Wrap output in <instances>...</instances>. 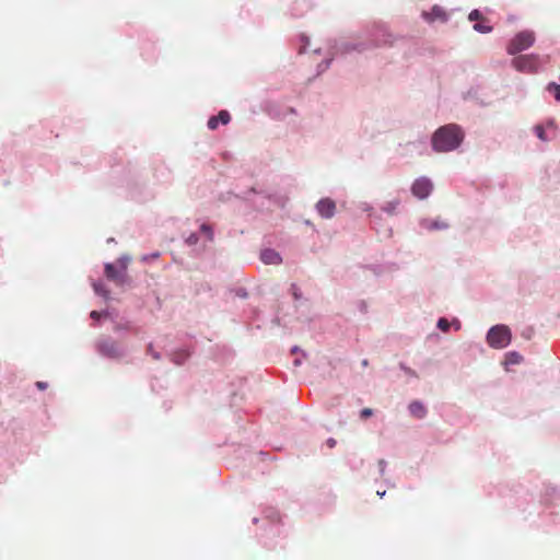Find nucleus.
Instances as JSON below:
<instances>
[{
  "label": "nucleus",
  "instance_id": "f3484780",
  "mask_svg": "<svg viewBox=\"0 0 560 560\" xmlns=\"http://www.w3.org/2000/svg\"><path fill=\"white\" fill-rule=\"evenodd\" d=\"M547 90L553 92L555 98L560 102V84L549 83Z\"/></svg>",
  "mask_w": 560,
  "mask_h": 560
},
{
  "label": "nucleus",
  "instance_id": "39448f33",
  "mask_svg": "<svg viewBox=\"0 0 560 560\" xmlns=\"http://www.w3.org/2000/svg\"><path fill=\"white\" fill-rule=\"evenodd\" d=\"M126 269L127 262L124 260H119V269L115 265L107 262L104 267V273L108 280L121 285L127 279Z\"/></svg>",
  "mask_w": 560,
  "mask_h": 560
},
{
  "label": "nucleus",
  "instance_id": "cd10ccee",
  "mask_svg": "<svg viewBox=\"0 0 560 560\" xmlns=\"http://www.w3.org/2000/svg\"><path fill=\"white\" fill-rule=\"evenodd\" d=\"M197 240H198L197 236L191 235L188 241H189V243L195 244L197 242Z\"/></svg>",
  "mask_w": 560,
  "mask_h": 560
},
{
  "label": "nucleus",
  "instance_id": "9b49d317",
  "mask_svg": "<svg viewBox=\"0 0 560 560\" xmlns=\"http://www.w3.org/2000/svg\"><path fill=\"white\" fill-rule=\"evenodd\" d=\"M261 260L268 265H278L282 261L280 255L273 249H265L260 255Z\"/></svg>",
  "mask_w": 560,
  "mask_h": 560
},
{
  "label": "nucleus",
  "instance_id": "1a4fd4ad",
  "mask_svg": "<svg viewBox=\"0 0 560 560\" xmlns=\"http://www.w3.org/2000/svg\"><path fill=\"white\" fill-rule=\"evenodd\" d=\"M422 16L424 18V20H427L428 22H434L436 20H440L442 22H445L447 20V14L446 12L444 11L443 8L439 7V5H434L429 12L424 11L422 13Z\"/></svg>",
  "mask_w": 560,
  "mask_h": 560
},
{
  "label": "nucleus",
  "instance_id": "423d86ee",
  "mask_svg": "<svg viewBox=\"0 0 560 560\" xmlns=\"http://www.w3.org/2000/svg\"><path fill=\"white\" fill-rule=\"evenodd\" d=\"M97 350L101 354L117 359L122 355L121 347L110 338H104L97 342Z\"/></svg>",
  "mask_w": 560,
  "mask_h": 560
},
{
  "label": "nucleus",
  "instance_id": "4be33fe9",
  "mask_svg": "<svg viewBox=\"0 0 560 560\" xmlns=\"http://www.w3.org/2000/svg\"><path fill=\"white\" fill-rule=\"evenodd\" d=\"M372 415H373V410L371 408H364L360 412V418L365 420L369 417H371Z\"/></svg>",
  "mask_w": 560,
  "mask_h": 560
},
{
  "label": "nucleus",
  "instance_id": "f257e3e1",
  "mask_svg": "<svg viewBox=\"0 0 560 560\" xmlns=\"http://www.w3.org/2000/svg\"><path fill=\"white\" fill-rule=\"evenodd\" d=\"M465 133L460 126L448 124L440 127L432 136V148L435 152H450L463 142Z\"/></svg>",
  "mask_w": 560,
  "mask_h": 560
},
{
  "label": "nucleus",
  "instance_id": "aec40b11",
  "mask_svg": "<svg viewBox=\"0 0 560 560\" xmlns=\"http://www.w3.org/2000/svg\"><path fill=\"white\" fill-rule=\"evenodd\" d=\"M508 360H509V362H510V363H512V364H517V363H520V362H521L522 357H521L518 353H516V352H511V353H509V355H508Z\"/></svg>",
  "mask_w": 560,
  "mask_h": 560
},
{
  "label": "nucleus",
  "instance_id": "dca6fc26",
  "mask_svg": "<svg viewBox=\"0 0 560 560\" xmlns=\"http://www.w3.org/2000/svg\"><path fill=\"white\" fill-rule=\"evenodd\" d=\"M399 206V200H390L386 202L383 207V210L387 212L388 214H394L396 212L397 207Z\"/></svg>",
  "mask_w": 560,
  "mask_h": 560
},
{
  "label": "nucleus",
  "instance_id": "6e6552de",
  "mask_svg": "<svg viewBox=\"0 0 560 560\" xmlns=\"http://www.w3.org/2000/svg\"><path fill=\"white\" fill-rule=\"evenodd\" d=\"M316 210L324 219H331L336 212V203L330 198H323L316 203Z\"/></svg>",
  "mask_w": 560,
  "mask_h": 560
},
{
  "label": "nucleus",
  "instance_id": "6ab92c4d",
  "mask_svg": "<svg viewBox=\"0 0 560 560\" xmlns=\"http://www.w3.org/2000/svg\"><path fill=\"white\" fill-rule=\"evenodd\" d=\"M534 130H535L536 136H537L540 140H542V141H547V140H548V138L546 137L545 128H544L542 126L537 125V126L534 128Z\"/></svg>",
  "mask_w": 560,
  "mask_h": 560
},
{
  "label": "nucleus",
  "instance_id": "5701e85b",
  "mask_svg": "<svg viewBox=\"0 0 560 560\" xmlns=\"http://www.w3.org/2000/svg\"><path fill=\"white\" fill-rule=\"evenodd\" d=\"M201 231L207 233L209 235V238L212 240V236H213L212 235V229L209 225L202 224L201 225Z\"/></svg>",
  "mask_w": 560,
  "mask_h": 560
},
{
  "label": "nucleus",
  "instance_id": "9d476101",
  "mask_svg": "<svg viewBox=\"0 0 560 560\" xmlns=\"http://www.w3.org/2000/svg\"><path fill=\"white\" fill-rule=\"evenodd\" d=\"M231 120V115L226 110H221L217 116H212L208 120V128L214 130L218 128L219 124L222 125L229 124Z\"/></svg>",
  "mask_w": 560,
  "mask_h": 560
},
{
  "label": "nucleus",
  "instance_id": "412c9836",
  "mask_svg": "<svg viewBox=\"0 0 560 560\" xmlns=\"http://www.w3.org/2000/svg\"><path fill=\"white\" fill-rule=\"evenodd\" d=\"M438 327L442 330V331H447L448 328H450V323L446 318H440L439 322H438Z\"/></svg>",
  "mask_w": 560,
  "mask_h": 560
},
{
  "label": "nucleus",
  "instance_id": "20e7f679",
  "mask_svg": "<svg viewBox=\"0 0 560 560\" xmlns=\"http://www.w3.org/2000/svg\"><path fill=\"white\" fill-rule=\"evenodd\" d=\"M512 65L520 72L535 73L538 70L539 58L537 55H521L512 60Z\"/></svg>",
  "mask_w": 560,
  "mask_h": 560
},
{
  "label": "nucleus",
  "instance_id": "393cba45",
  "mask_svg": "<svg viewBox=\"0 0 560 560\" xmlns=\"http://www.w3.org/2000/svg\"><path fill=\"white\" fill-rule=\"evenodd\" d=\"M336 443H337V442H336V440H335V439H332V438H329V439L326 441V444H327V446H328L329 448L335 447V446H336Z\"/></svg>",
  "mask_w": 560,
  "mask_h": 560
},
{
  "label": "nucleus",
  "instance_id": "0eeeda50",
  "mask_svg": "<svg viewBox=\"0 0 560 560\" xmlns=\"http://www.w3.org/2000/svg\"><path fill=\"white\" fill-rule=\"evenodd\" d=\"M433 189V185L429 178L420 177L416 179L411 186V191L419 199L427 198Z\"/></svg>",
  "mask_w": 560,
  "mask_h": 560
},
{
  "label": "nucleus",
  "instance_id": "4468645a",
  "mask_svg": "<svg viewBox=\"0 0 560 560\" xmlns=\"http://www.w3.org/2000/svg\"><path fill=\"white\" fill-rule=\"evenodd\" d=\"M93 289L95 291L96 294L105 298V299H108L109 298V291L105 288L104 283L102 282H94L93 283Z\"/></svg>",
  "mask_w": 560,
  "mask_h": 560
},
{
  "label": "nucleus",
  "instance_id": "bb28decb",
  "mask_svg": "<svg viewBox=\"0 0 560 560\" xmlns=\"http://www.w3.org/2000/svg\"><path fill=\"white\" fill-rule=\"evenodd\" d=\"M36 386L39 389H45L47 387V383H45V382H37Z\"/></svg>",
  "mask_w": 560,
  "mask_h": 560
},
{
  "label": "nucleus",
  "instance_id": "f8f14e48",
  "mask_svg": "<svg viewBox=\"0 0 560 560\" xmlns=\"http://www.w3.org/2000/svg\"><path fill=\"white\" fill-rule=\"evenodd\" d=\"M409 411L410 413L418 418V419H422L425 417L427 415V409L425 407L423 406L422 402L420 401H412L410 405H409Z\"/></svg>",
  "mask_w": 560,
  "mask_h": 560
},
{
  "label": "nucleus",
  "instance_id": "a878e982",
  "mask_svg": "<svg viewBox=\"0 0 560 560\" xmlns=\"http://www.w3.org/2000/svg\"><path fill=\"white\" fill-rule=\"evenodd\" d=\"M90 316L93 319H98L101 317V313H98L97 311H92Z\"/></svg>",
  "mask_w": 560,
  "mask_h": 560
},
{
  "label": "nucleus",
  "instance_id": "7ed1b4c3",
  "mask_svg": "<svg viewBox=\"0 0 560 560\" xmlns=\"http://www.w3.org/2000/svg\"><path fill=\"white\" fill-rule=\"evenodd\" d=\"M535 43V34L532 31H522L517 33L509 43L506 51L510 55H516L528 49Z\"/></svg>",
  "mask_w": 560,
  "mask_h": 560
},
{
  "label": "nucleus",
  "instance_id": "f03ea898",
  "mask_svg": "<svg viewBox=\"0 0 560 560\" xmlns=\"http://www.w3.org/2000/svg\"><path fill=\"white\" fill-rule=\"evenodd\" d=\"M487 341L490 347L503 349L511 342V330L505 325H497L490 328L487 335Z\"/></svg>",
  "mask_w": 560,
  "mask_h": 560
},
{
  "label": "nucleus",
  "instance_id": "c85d7f7f",
  "mask_svg": "<svg viewBox=\"0 0 560 560\" xmlns=\"http://www.w3.org/2000/svg\"><path fill=\"white\" fill-rule=\"evenodd\" d=\"M292 288H293V290H294V292H293L294 298H295V299H299V292H296V287L293 284V285H292Z\"/></svg>",
  "mask_w": 560,
  "mask_h": 560
},
{
  "label": "nucleus",
  "instance_id": "ddd939ff",
  "mask_svg": "<svg viewBox=\"0 0 560 560\" xmlns=\"http://www.w3.org/2000/svg\"><path fill=\"white\" fill-rule=\"evenodd\" d=\"M422 225L428 230H443L448 226L446 222L438 221V220H425Z\"/></svg>",
  "mask_w": 560,
  "mask_h": 560
},
{
  "label": "nucleus",
  "instance_id": "a211bd4d",
  "mask_svg": "<svg viewBox=\"0 0 560 560\" xmlns=\"http://www.w3.org/2000/svg\"><path fill=\"white\" fill-rule=\"evenodd\" d=\"M468 19L469 21H486V18L482 16V14L480 13V11L478 10H472L469 15H468Z\"/></svg>",
  "mask_w": 560,
  "mask_h": 560
},
{
  "label": "nucleus",
  "instance_id": "2eb2a0df",
  "mask_svg": "<svg viewBox=\"0 0 560 560\" xmlns=\"http://www.w3.org/2000/svg\"><path fill=\"white\" fill-rule=\"evenodd\" d=\"M474 30L479 32V33L487 34V33H490L492 31V26L487 24V20L486 21H479V22H477L474 25Z\"/></svg>",
  "mask_w": 560,
  "mask_h": 560
},
{
  "label": "nucleus",
  "instance_id": "b1692460",
  "mask_svg": "<svg viewBox=\"0 0 560 560\" xmlns=\"http://www.w3.org/2000/svg\"><path fill=\"white\" fill-rule=\"evenodd\" d=\"M148 352L152 354L153 359H155V360L160 359V354L158 352L153 351L151 345L148 347Z\"/></svg>",
  "mask_w": 560,
  "mask_h": 560
}]
</instances>
